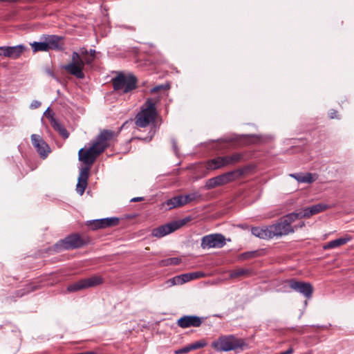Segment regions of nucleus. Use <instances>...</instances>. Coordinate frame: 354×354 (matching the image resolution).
<instances>
[{"mask_svg": "<svg viewBox=\"0 0 354 354\" xmlns=\"http://www.w3.org/2000/svg\"><path fill=\"white\" fill-rule=\"evenodd\" d=\"M288 283L292 290L301 293L307 298L311 297L313 288L310 283L297 281L295 279L290 280Z\"/></svg>", "mask_w": 354, "mask_h": 354, "instance_id": "obj_14", "label": "nucleus"}, {"mask_svg": "<svg viewBox=\"0 0 354 354\" xmlns=\"http://www.w3.org/2000/svg\"><path fill=\"white\" fill-rule=\"evenodd\" d=\"M136 78L131 75H125L121 73L113 79L114 89L123 93H128L136 88Z\"/></svg>", "mask_w": 354, "mask_h": 354, "instance_id": "obj_7", "label": "nucleus"}, {"mask_svg": "<svg viewBox=\"0 0 354 354\" xmlns=\"http://www.w3.org/2000/svg\"><path fill=\"white\" fill-rule=\"evenodd\" d=\"M250 274V270L249 269L239 268L230 272V279H236L241 277L249 276Z\"/></svg>", "mask_w": 354, "mask_h": 354, "instance_id": "obj_23", "label": "nucleus"}, {"mask_svg": "<svg viewBox=\"0 0 354 354\" xmlns=\"http://www.w3.org/2000/svg\"><path fill=\"white\" fill-rule=\"evenodd\" d=\"M207 343L204 340H200L190 344L192 350H196L205 347Z\"/></svg>", "mask_w": 354, "mask_h": 354, "instance_id": "obj_29", "label": "nucleus"}, {"mask_svg": "<svg viewBox=\"0 0 354 354\" xmlns=\"http://www.w3.org/2000/svg\"><path fill=\"white\" fill-rule=\"evenodd\" d=\"M304 225V223H302L299 225V227H303Z\"/></svg>", "mask_w": 354, "mask_h": 354, "instance_id": "obj_45", "label": "nucleus"}, {"mask_svg": "<svg viewBox=\"0 0 354 354\" xmlns=\"http://www.w3.org/2000/svg\"><path fill=\"white\" fill-rule=\"evenodd\" d=\"M212 347L218 352H227L236 349L243 350L247 346L245 340L232 335H222L212 342Z\"/></svg>", "mask_w": 354, "mask_h": 354, "instance_id": "obj_5", "label": "nucleus"}, {"mask_svg": "<svg viewBox=\"0 0 354 354\" xmlns=\"http://www.w3.org/2000/svg\"><path fill=\"white\" fill-rule=\"evenodd\" d=\"M236 174V171H233L212 178L206 182L205 187L207 189H210L229 183L234 180Z\"/></svg>", "mask_w": 354, "mask_h": 354, "instance_id": "obj_11", "label": "nucleus"}, {"mask_svg": "<svg viewBox=\"0 0 354 354\" xmlns=\"http://www.w3.org/2000/svg\"><path fill=\"white\" fill-rule=\"evenodd\" d=\"M86 288L101 285L104 282L103 278L100 275H93L88 278L83 279Z\"/></svg>", "mask_w": 354, "mask_h": 354, "instance_id": "obj_21", "label": "nucleus"}, {"mask_svg": "<svg viewBox=\"0 0 354 354\" xmlns=\"http://www.w3.org/2000/svg\"><path fill=\"white\" fill-rule=\"evenodd\" d=\"M86 241L77 234H73L68 236L64 239L58 242L56 245L57 250H71L82 247L86 244Z\"/></svg>", "mask_w": 354, "mask_h": 354, "instance_id": "obj_9", "label": "nucleus"}, {"mask_svg": "<svg viewBox=\"0 0 354 354\" xmlns=\"http://www.w3.org/2000/svg\"><path fill=\"white\" fill-rule=\"evenodd\" d=\"M83 289H86L83 279L69 285L67 288L68 292H76Z\"/></svg>", "mask_w": 354, "mask_h": 354, "instance_id": "obj_27", "label": "nucleus"}, {"mask_svg": "<svg viewBox=\"0 0 354 354\" xmlns=\"http://www.w3.org/2000/svg\"><path fill=\"white\" fill-rule=\"evenodd\" d=\"M181 262V259L178 257L168 258L166 259L161 260L158 262V265L161 267L168 266H176L178 265Z\"/></svg>", "mask_w": 354, "mask_h": 354, "instance_id": "obj_25", "label": "nucleus"}, {"mask_svg": "<svg viewBox=\"0 0 354 354\" xmlns=\"http://www.w3.org/2000/svg\"><path fill=\"white\" fill-rule=\"evenodd\" d=\"M89 176V167L82 168L78 182L76 186V191L80 195H82L87 187L88 179Z\"/></svg>", "mask_w": 354, "mask_h": 354, "instance_id": "obj_18", "label": "nucleus"}, {"mask_svg": "<svg viewBox=\"0 0 354 354\" xmlns=\"http://www.w3.org/2000/svg\"><path fill=\"white\" fill-rule=\"evenodd\" d=\"M179 277H180V285L192 280V277L190 274H189V273L180 274V275H179Z\"/></svg>", "mask_w": 354, "mask_h": 354, "instance_id": "obj_32", "label": "nucleus"}, {"mask_svg": "<svg viewBox=\"0 0 354 354\" xmlns=\"http://www.w3.org/2000/svg\"><path fill=\"white\" fill-rule=\"evenodd\" d=\"M45 39L48 51L50 50H62L64 49V42L62 37L58 35H45Z\"/></svg>", "mask_w": 354, "mask_h": 354, "instance_id": "obj_17", "label": "nucleus"}, {"mask_svg": "<svg viewBox=\"0 0 354 354\" xmlns=\"http://www.w3.org/2000/svg\"><path fill=\"white\" fill-rule=\"evenodd\" d=\"M156 101L153 99H147L140 107V111L135 117V123L138 127H146L153 124L157 116Z\"/></svg>", "mask_w": 354, "mask_h": 354, "instance_id": "obj_4", "label": "nucleus"}, {"mask_svg": "<svg viewBox=\"0 0 354 354\" xmlns=\"http://www.w3.org/2000/svg\"><path fill=\"white\" fill-rule=\"evenodd\" d=\"M297 214L290 213L283 218L279 222L263 227H255L252 228V234L257 237L263 239H270L274 236H281L287 235L294 232V228L291 223L297 220Z\"/></svg>", "mask_w": 354, "mask_h": 354, "instance_id": "obj_2", "label": "nucleus"}, {"mask_svg": "<svg viewBox=\"0 0 354 354\" xmlns=\"http://www.w3.org/2000/svg\"><path fill=\"white\" fill-rule=\"evenodd\" d=\"M294 352V349L292 347H290L287 351L277 353V354H292Z\"/></svg>", "mask_w": 354, "mask_h": 354, "instance_id": "obj_39", "label": "nucleus"}, {"mask_svg": "<svg viewBox=\"0 0 354 354\" xmlns=\"http://www.w3.org/2000/svg\"><path fill=\"white\" fill-rule=\"evenodd\" d=\"M182 198H183V204H187L190 203L191 201H194L196 198L195 194H187V195H182Z\"/></svg>", "mask_w": 354, "mask_h": 354, "instance_id": "obj_30", "label": "nucleus"}, {"mask_svg": "<svg viewBox=\"0 0 354 354\" xmlns=\"http://www.w3.org/2000/svg\"><path fill=\"white\" fill-rule=\"evenodd\" d=\"M44 41L37 42L35 41L32 44H30V46L33 50L34 52H39V51H43V52H47L48 51L46 42L45 39H43Z\"/></svg>", "mask_w": 354, "mask_h": 354, "instance_id": "obj_26", "label": "nucleus"}, {"mask_svg": "<svg viewBox=\"0 0 354 354\" xmlns=\"http://www.w3.org/2000/svg\"><path fill=\"white\" fill-rule=\"evenodd\" d=\"M182 195L174 196L166 201L169 209L184 205Z\"/></svg>", "mask_w": 354, "mask_h": 354, "instance_id": "obj_22", "label": "nucleus"}, {"mask_svg": "<svg viewBox=\"0 0 354 354\" xmlns=\"http://www.w3.org/2000/svg\"><path fill=\"white\" fill-rule=\"evenodd\" d=\"M24 49V47L22 45L11 47L1 46V55L12 59H17L20 57Z\"/></svg>", "mask_w": 354, "mask_h": 354, "instance_id": "obj_19", "label": "nucleus"}, {"mask_svg": "<svg viewBox=\"0 0 354 354\" xmlns=\"http://www.w3.org/2000/svg\"><path fill=\"white\" fill-rule=\"evenodd\" d=\"M94 59L88 55L86 48L80 49V52H73L71 56V62L63 66V68L69 74L82 79L84 77L83 72L84 64H91Z\"/></svg>", "mask_w": 354, "mask_h": 354, "instance_id": "obj_3", "label": "nucleus"}, {"mask_svg": "<svg viewBox=\"0 0 354 354\" xmlns=\"http://www.w3.org/2000/svg\"><path fill=\"white\" fill-rule=\"evenodd\" d=\"M243 156L240 153H234L225 156H218L215 158L209 160L206 162L207 169L215 170L227 166L234 165L240 162Z\"/></svg>", "mask_w": 354, "mask_h": 354, "instance_id": "obj_6", "label": "nucleus"}, {"mask_svg": "<svg viewBox=\"0 0 354 354\" xmlns=\"http://www.w3.org/2000/svg\"><path fill=\"white\" fill-rule=\"evenodd\" d=\"M190 221V217H186L177 221H173L165 225H160L154 228L151 232V234L153 236L161 238L177 230Z\"/></svg>", "mask_w": 354, "mask_h": 354, "instance_id": "obj_8", "label": "nucleus"}, {"mask_svg": "<svg viewBox=\"0 0 354 354\" xmlns=\"http://www.w3.org/2000/svg\"><path fill=\"white\" fill-rule=\"evenodd\" d=\"M150 133H151V135L150 136V139H151L152 138V136L154 135L155 131L153 130V131H150Z\"/></svg>", "mask_w": 354, "mask_h": 354, "instance_id": "obj_44", "label": "nucleus"}, {"mask_svg": "<svg viewBox=\"0 0 354 354\" xmlns=\"http://www.w3.org/2000/svg\"><path fill=\"white\" fill-rule=\"evenodd\" d=\"M88 55H89L90 57H93V59H95V50H90V51L88 52Z\"/></svg>", "mask_w": 354, "mask_h": 354, "instance_id": "obj_40", "label": "nucleus"}, {"mask_svg": "<svg viewBox=\"0 0 354 354\" xmlns=\"http://www.w3.org/2000/svg\"><path fill=\"white\" fill-rule=\"evenodd\" d=\"M168 282L171 283V284L172 286H174V285H180V277H179V275L178 276H176L174 277H173L172 279H169L168 281Z\"/></svg>", "mask_w": 354, "mask_h": 354, "instance_id": "obj_34", "label": "nucleus"}, {"mask_svg": "<svg viewBox=\"0 0 354 354\" xmlns=\"http://www.w3.org/2000/svg\"><path fill=\"white\" fill-rule=\"evenodd\" d=\"M225 245V239L221 234H212L204 236L201 246L203 249L221 248Z\"/></svg>", "mask_w": 354, "mask_h": 354, "instance_id": "obj_10", "label": "nucleus"}, {"mask_svg": "<svg viewBox=\"0 0 354 354\" xmlns=\"http://www.w3.org/2000/svg\"><path fill=\"white\" fill-rule=\"evenodd\" d=\"M189 274L192 277V280L201 278L204 276V274L201 272H194L192 273H189Z\"/></svg>", "mask_w": 354, "mask_h": 354, "instance_id": "obj_35", "label": "nucleus"}, {"mask_svg": "<svg viewBox=\"0 0 354 354\" xmlns=\"http://www.w3.org/2000/svg\"><path fill=\"white\" fill-rule=\"evenodd\" d=\"M165 88H166V86L165 85H163V84L159 85V86H154L153 88H152L151 89V93H155L158 92L160 90L165 89Z\"/></svg>", "mask_w": 354, "mask_h": 354, "instance_id": "obj_36", "label": "nucleus"}, {"mask_svg": "<svg viewBox=\"0 0 354 354\" xmlns=\"http://www.w3.org/2000/svg\"><path fill=\"white\" fill-rule=\"evenodd\" d=\"M143 201L142 197H136V198H133L131 200V201H133V202H138V201Z\"/></svg>", "mask_w": 354, "mask_h": 354, "instance_id": "obj_41", "label": "nucleus"}, {"mask_svg": "<svg viewBox=\"0 0 354 354\" xmlns=\"http://www.w3.org/2000/svg\"><path fill=\"white\" fill-rule=\"evenodd\" d=\"M353 239V237L351 235L346 234L344 236L337 239L335 240H333L329 241L326 244L324 245V250H329L335 248H338L341 245L346 244L348 242L351 241Z\"/></svg>", "mask_w": 354, "mask_h": 354, "instance_id": "obj_20", "label": "nucleus"}, {"mask_svg": "<svg viewBox=\"0 0 354 354\" xmlns=\"http://www.w3.org/2000/svg\"><path fill=\"white\" fill-rule=\"evenodd\" d=\"M191 351H192V350L191 346L189 344V345H187L182 348L176 350L174 351V353L175 354L187 353L190 352Z\"/></svg>", "mask_w": 354, "mask_h": 354, "instance_id": "obj_33", "label": "nucleus"}, {"mask_svg": "<svg viewBox=\"0 0 354 354\" xmlns=\"http://www.w3.org/2000/svg\"><path fill=\"white\" fill-rule=\"evenodd\" d=\"M37 289V287L32 285V284H28L27 285L26 288H25V292H23L22 293L18 295L19 297H22L23 295H24L26 293H28V292H32L35 290Z\"/></svg>", "mask_w": 354, "mask_h": 354, "instance_id": "obj_31", "label": "nucleus"}, {"mask_svg": "<svg viewBox=\"0 0 354 354\" xmlns=\"http://www.w3.org/2000/svg\"><path fill=\"white\" fill-rule=\"evenodd\" d=\"M31 142L40 157L43 159L46 158L50 152V149L43 138L39 135L32 134Z\"/></svg>", "mask_w": 354, "mask_h": 354, "instance_id": "obj_12", "label": "nucleus"}, {"mask_svg": "<svg viewBox=\"0 0 354 354\" xmlns=\"http://www.w3.org/2000/svg\"><path fill=\"white\" fill-rule=\"evenodd\" d=\"M115 136V133L111 130H103L97 136L88 148H82L79 151V160L86 167H91L97 156L101 154L109 145V141Z\"/></svg>", "mask_w": 354, "mask_h": 354, "instance_id": "obj_1", "label": "nucleus"}, {"mask_svg": "<svg viewBox=\"0 0 354 354\" xmlns=\"http://www.w3.org/2000/svg\"><path fill=\"white\" fill-rule=\"evenodd\" d=\"M330 207L329 205L324 203H318L310 207H306L298 212H295L297 214V218H309L313 215L317 214L324 212Z\"/></svg>", "mask_w": 354, "mask_h": 354, "instance_id": "obj_13", "label": "nucleus"}, {"mask_svg": "<svg viewBox=\"0 0 354 354\" xmlns=\"http://www.w3.org/2000/svg\"><path fill=\"white\" fill-rule=\"evenodd\" d=\"M290 176L295 178L299 183H310L315 180L313 175L310 173L302 174H290Z\"/></svg>", "mask_w": 354, "mask_h": 354, "instance_id": "obj_24", "label": "nucleus"}, {"mask_svg": "<svg viewBox=\"0 0 354 354\" xmlns=\"http://www.w3.org/2000/svg\"><path fill=\"white\" fill-rule=\"evenodd\" d=\"M173 147H174L175 151H176V142L174 140L173 141Z\"/></svg>", "mask_w": 354, "mask_h": 354, "instance_id": "obj_42", "label": "nucleus"}, {"mask_svg": "<svg viewBox=\"0 0 354 354\" xmlns=\"http://www.w3.org/2000/svg\"><path fill=\"white\" fill-rule=\"evenodd\" d=\"M118 223V219L116 218H106L87 221L86 225L90 229L95 230L115 225Z\"/></svg>", "mask_w": 354, "mask_h": 354, "instance_id": "obj_15", "label": "nucleus"}, {"mask_svg": "<svg viewBox=\"0 0 354 354\" xmlns=\"http://www.w3.org/2000/svg\"><path fill=\"white\" fill-rule=\"evenodd\" d=\"M337 111L335 110H331L329 113V117L331 119H334L337 118Z\"/></svg>", "mask_w": 354, "mask_h": 354, "instance_id": "obj_38", "label": "nucleus"}, {"mask_svg": "<svg viewBox=\"0 0 354 354\" xmlns=\"http://www.w3.org/2000/svg\"><path fill=\"white\" fill-rule=\"evenodd\" d=\"M242 256L244 257V258H248V253H245V254H243Z\"/></svg>", "mask_w": 354, "mask_h": 354, "instance_id": "obj_43", "label": "nucleus"}, {"mask_svg": "<svg viewBox=\"0 0 354 354\" xmlns=\"http://www.w3.org/2000/svg\"><path fill=\"white\" fill-rule=\"evenodd\" d=\"M41 106V102H39V101H37V100H35L33 101L31 104H30V108L31 109H37L39 108V106Z\"/></svg>", "mask_w": 354, "mask_h": 354, "instance_id": "obj_37", "label": "nucleus"}, {"mask_svg": "<svg viewBox=\"0 0 354 354\" xmlns=\"http://www.w3.org/2000/svg\"><path fill=\"white\" fill-rule=\"evenodd\" d=\"M53 128L57 131L59 134L64 138H67L69 136V133L68 131L59 123L57 122H54L53 124Z\"/></svg>", "mask_w": 354, "mask_h": 354, "instance_id": "obj_28", "label": "nucleus"}, {"mask_svg": "<svg viewBox=\"0 0 354 354\" xmlns=\"http://www.w3.org/2000/svg\"><path fill=\"white\" fill-rule=\"evenodd\" d=\"M203 322L202 318L196 315H185L177 321L179 327L187 328L189 327H199Z\"/></svg>", "mask_w": 354, "mask_h": 354, "instance_id": "obj_16", "label": "nucleus"}]
</instances>
